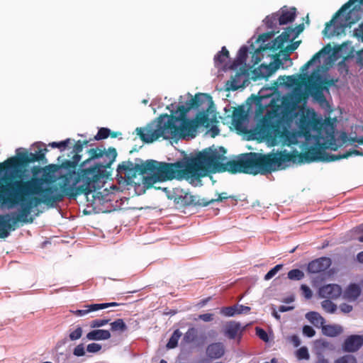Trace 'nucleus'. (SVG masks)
Returning a JSON list of instances; mask_svg holds the SVG:
<instances>
[{
    "label": "nucleus",
    "instance_id": "1",
    "mask_svg": "<svg viewBox=\"0 0 363 363\" xmlns=\"http://www.w3.org/2000/svg\"><path fill=\"white\" fill-rule=\"evenodd\" d=\"M80 160H65L61 164H49L40 168L26 181L6 182L0 186V206L11 208L18 206V211L0 215V238L9 237L18 223H32L29 217L33 208L43 203L53 207L65 197L76 198L88 195L111 175L110 160L106 165L78 167Z\"/></svg>",
    "mask_w": 363,
    "mask_h": 363
},
{
    "label": "nucleus",
    "instance_id": "2",
    "mask_svg": "<svg viewBox=\"0 0 363 363\" xmlns=\"http://www.w3.org/2000/svg\"><path fill=\"white\" fill-rule=\"evenodd\" d=\"M225 172L267 174L272 172V160H228L226 163L220 160H177L174 163L145 160L141 164L124 160L117 168L118 175L128 183L133 182L138 175L143 176V184L147 188L173 179H185L195 186L201 185V177Z\"/></svg>",
    "mask_w": 363,
    "mask_h": 363
},
{
    "label": "nucleus",
    "instance_id": "3",
    "mask_svg": "<svg viewBox=\"0 0 363 363\" xmlns=\"http://www.w3.org/2000/svg\"><path fill=\"white\" fill-rule=\"evenodd\" d=\"M211 106L206 111H199L194 119H184L179 122H160V124H147L145 127L136 128L135 133L145 143H152L160 138L165 140L185 138L187 136H196L199 126L206 128L213 123H217L214 114L212 118L208 117Z\"/></svg>",
    "mask_w": 363,
    "mask_h": 363
},
{
    "label": "nucleus",
    "instance_id": "4",
    "mask_svg": "<svg viewBox=\"0 0 363 363\" xmlns=\"http://www.w3.org/2000/svg\"><path fill=\"white\" fill-rule=\"evenodd\" d=\"M93 139H85L84 140H74L72 138H67L60 142H52L48 143L51 148H57L62 153L57 159H62L65 155L69 159H82L86 155L87 159H116L118 156L115 147H109L106 148L103 145L92 147Z\"/></svg>",
    "mask_w": 363,
    "mask_h": 363
},
{
    "label": "nucleus",
    "instance_id": "5",
    "mask_svg": "<svg viewBox=\"0 0 363 363\" xmlns=\"http://www.w3.org/2000/svg\"><path fill=\"white\" fill-rule=\"evenodd\" d=\"M228 117L231 118V124L238 133L246 134L248 133L249 138L252 140L276 141L284 135L279 123L267 117L261 118L256 127L248 131L245 125L247 115L243 106L233 108L232 115H228Z\"/></svg>",
    "mask_w": 363,
    "mask_h": 363
},
{
    "label": "nucleus",
    "instance_id": "6",
    "mask_svg": "<svg viewBox=\"0 0 363 363\" xmlns=\"http://www.w3.org/2000/svg\"><path fill=\"white\" fill-rule=\"evenodd\" d=\"M357 1L363 6V0H349L335 13L332 19L325 23L323 33L328 36L340 35L345 33L347 28H350L352 24L358 21L362 14L359 6H354L345 16L342 14ZM353 35L363 42V23L354 30Z\"/></svg>",
    "mask_w": 363,
    "mask_h": 363
},
{
    "label": "nucleus",
    "instance_id": "7",
    "mask_svg": "<svg viewBox=\"0 0 363 363\" xmlns=\"http://www.w3.org/2000/svg\"><path fill=\"white\" fill-rule=\"evenodd\" d=\"M335 122L336 118L328 117L323 120L313 109H307L301 116L298 128L301 134L306 138L311 137L312 131L318 136L328 137L334 133Z\"/></svg>",
    "mask_w": 363,
    "mask_h": 363
},
{
    "label": "nucleus",
    "instance_id": "8",
    "mask_svg": "<svg viewBox=\"0 0 363 363\" xmlns=\"http://www.w3.org/2000/svg\"><path fill=\"white\" fill-rule=\"evenodd\" d=\"M211 99V96L207 94H196L194 97L186 101V105H179L177 107V112L179 113V116L162 114L149 124H160V122H179L181 120L186 119L188 118L186 115L191 108H199L205 102H207L208 106H211V107L213 105Z\"/></svg>",
    "mask_w": 363,
    "mask_h": 363
},
{
    "label": "nucleus",
    "instance_id": "9",
    "mask_svg": "<svg viewBox=\"0 0 363 363\" xmlns=\"http://www.w3.org/2000/svg\"><path fill=\"white\" fill-rule=\"evenodd\" d=\"M363 155V151L361 148L353 149L348 151H345L341 155H326V156H308L306 154H300L296 157L291 155H286L284 156L277 157L276 155H262L255 152H250L245 154H240L236 156H233L230 159H347L349 157Z\"/></svg>",
    "mask_w": 363,
    "mask_h": 363
},
{
    "label": "nucleus",
    "instance_id": "10",
    "mask_svg": "<svg viewBox=\"0 0 363 363\" xmlns=\"http://www.w3.org/2000/svg\"><path fill=\"white\" fill-rule=\"evenodd\" d=\"M50 146L38 141L33 143L29 149L18 147L16 150V154L7 159H45V155L50 151Z\"/></svg>",
    "mask_w": 363,
    "mask_h": 363
},
{
    "label": "nucleus",
    "instance_id": "11",
    "mask_svg": "<svg viewBox=\"0 0 363 363\" xmlns=\"http://www.w3.org/2000/svg\"><path fill=\"white\" fill-rule=\"evenodd\" d=\"M225 153L226 150L223 147H216L213 145L201 151L191 152L189 156L184 155L183 159H228Z\"/></svg>",
    "mask_w": 363,
    "mask_h": 363
},
{
    "label": "nucleus",
    "instance_id": "12",
    "mask_svg": "<svg viewBox=\"0 0 363 363\" xmlns=\"http://www.w3.org/2000/svg\"><path fill=\"white\" fill-rule=\"evenodd\" d=\"M318 294L323 298L337 299L342 294V289L337 284H327L320 288Z\"/></svg>",
    "mask_w": 363,
    "mask_h": 363
},
{
    "label": "nucleus",
    "instance_id": "13",
    "mask_svg": "<svg viewBox=\"0 0 363 363\" xmlns=\"http://www.w3.org/2000/svg\"><path fill=\"white\" fill-rule=\"evenodd\" d=\"M331 265V259L328 257H320L311 261L308 265V272L317 274L325 271Z\"/></svg>",
    "mask_w": 363,
    "mask_h": 363
},
{
    "label": "nucleus",
    "instance_id": "14",
    "mask_svg": "<svg viewBox=\"0 0 363 363\" xmlns=\"http://www.w3.org/2000/svg\"><path fill=\"white\" fill-rule=\"evenodd\" d=\"M363 345V337L360 335H352L348 336L343 345L342 350L347 352L357 351Z\"/></svg>",
    "mask_w": 363,
    "mask_h": 363
},
{
    "label": "nucleus",
    "instance_id": "15",
    "mask_svg": "<svg viewBox=\"0 0 363 363\" xmlns=\"http://www.w3.org/2000/svg\"><path fill=\"white\" fill-rule=\"evenodd\" d=\"M245 72H237L235 74L231 77L230 79L225 83L226 90L236 91L240 88L245 86V80H243Z\"/></svg>",
    "mask_w": 363,
    "mask_h": 363
},
{
    "label": "nucleus",
    "instance_id": "16",
    "mask_svg": "<svg viewBox=\"0 0 363 363\" xmlns=\"http://www.w3.org/2000/svg\"><path fill=\"white\" fill-rule=\"evenodd\" d=\"M320 79V75L319 74H313L309 78L308 82L313 89L315 90V97L320 101H325V98L323 94V91H325L324 87H322L321 84L318 83V81Z\"/></svg>",
    "mask_w": 363,
    "mask_h": 363
},
{
    "label": "nucleus",
    "instance_id": "17",
    "mask_svg": "<svg viewBox=\"0 0 363 363\" xmlns=\"http://www.w3.org/2000/svg\"><path fill=\"white\" fill-rule=\"evenodd\" d=\"M245 329L238 322L231 320L227 323L224 328V334L229 339H235L238 333H242Z\"/></svg>",
    "mask_w": 363,
    "mask_h": 363
},
{
    "label": "nucleus",
    "instance_id": "18",
    "mask_svg": "<svg viewBox=\"0 0 363 363\" xmlns=\"http://www.w3.org/2000/svg\"><path fill=\"white\" fill-rule=\"evenodd\" d=\"M225 352V347L223 343L216 342L208 346L206 350L207 355L211 359H218Z\"/></svg>",
    "mask_w": 363,
    "mask_h": 363
},
{
    "label": "nucleus",
    "instance_id": "19",
    "mask_svg": "<svg viewBox=\"0 0 363 363\" xmlns=\"http://www.w3.org/2000/svg\"><path fill=\"white\" fill-rule=\"evenodd\" d=\"M111 333L107 330H93L86 334V339L89 340H106L111 337Z\"/></svg>",
    "mask_w": 363,
    "mask_h": 363
},
{
    "label": "nucleus",
    "instance_id": "20",
    "mask_svg": "<svg viewBox=\"0 0 363 363\" xmlns=\"http://www.w3.org/2000/svg\"><path fill=\"white\" fill-rule=\"evenodd\" d=\"M214 200H206L205 199H201L199 196L196 195L186 194L184 196V201L187 205H194L199 206H207L211 203H213Z\"/></svg>",
    "mask_w": 363,
    "mask_h": 363
},
{
    "label": "nucleus",
    "instance_id": "21",
    "mask_svg": "<svg viewBox=\"0 0 363 363\" xmlns=\"http://www.w3.org/2000/svg\"><path fill=\"white\" fill-rule=\"evenodd\" d=\"M361 290L357 284H352L344 292L343 296L348 301H355L360 295Z\"/></svg>",
    "mask_w": 363,
    "mask_h": 363
},
{
    "label": "nucleus",
    "instance_id": "22",
    "mask_svg": "<svg viewBox=\"0 0 363 363\" xmlns=\"http://www.w3.org/2000/svg\"><path fill=\"white\" fill-rule=\"evenodd\" d=\"M296 18V9L293 8L291 10H283L281 14L279 15V24L285 25L291 23Z\"/></svg>",
    "mask_w": 363,
    "mask_h": 363
},
{
    "label": "nucleus",
    "instance_id": "23",
    "mask_svg": "<svg viewBox=\"0 0 363 363\" xmlns=\"http://www.w3.org/2000/svg\"><path fill=\"white\" fill-rule=\"evenodd\" d=\"M306 319L317 328H323L325 325V319L317 312L311 311L306 314Z\"/></svg>",
    "mask_w": 363,
    "mask_h": 363
},
{
    "label": "nucleus",
    "instance_id": "24",
    "mask_svg": "<svg viewBox=\"0 0 363 363\" xmlns=\"http://www.w3.org/2000/svg\"><path fill=\"white\" fill-rule=\"evenodd\" d=\"M342 331V327L340 325H324L322 328L323 335L328 337H336Z\"/></svg>",
    "mask_w": 363,
    "mask_h": 363
},
{
    "label": "nucleus",
    "instance_id": "25",
    "mask_svg": "<svg viewBox=\"0 0 363 363\" xmlns=\"http://www.w3.org/2000/svg\"><path fill=\"white\" fill-rule=\"evenodd\" d=\"M229 57V52L225 47H223L221 50L218 52L214 57V63L216 67H220L225 62Z\"/></svg>",
    "mask_w": 363,
    "mask_h": 363
},
{
    "label": "nucleus",
    "instance_id": "26",
    "mask_svg": "<svg viewBox=\"0 0 363 363\" xmlns=\"http://www.w3.org/2000/svg\"><path fill=\"white\" fill-rule=\"evenodd\" d=\"M198 335V330L194 327H191L185 333L182 340L187 344L194 342L197 340Z\"/></svg>",
    "mask_w": 363,
    "mask_h": 363
},
{
    "label": "nucleus",
    "instance_id": "27",
    "mask_svg": "<svg viewBox=\"0 0 363 363\" xmlns=\"http://www.w3.org/2000/svg\"><path fill=\"white\" fill-rule=\"evenodd\" d=\"M284 40L278 36L274 40L267 43L264 48V50L269 49L273 51H276L279 49L281 50L284 48Z\"/></svg>",
    "mask_w": 363,
    "mask_h": 363
},
{
    "label": "nucleus",
    "instance_id": "28",
    "mask_svg": "<svg viewBox=\"0 0 363 363\" xmlns=\"http://www.w3.org/2000/svg\"><path fill=\"white\" fill-rule=\"evenodd\" d=\"M111 330L113 332L123 333L128 329V326L125 323L123 319L118 318L111 324Z\"/></svg>",
    "mask_w": 363,
    "mask_h": 363
},
{
    "label": "nucleus",
    "instance_id": "29",
    "mask_svg": "<svg viewBox=\"0 0 363 363\" xmlns=\"http://www.w3.org/2000/svg\"><path fill=\"white\" fill-rule=\"evenodd\" d=\"M182 335V333L179 329L175 330L167 344V347L168 349H173L176 347Z\"/></svg>",
    "mask_w": 363,
    "mask_h": 363
},
{
    "label": "nucleus",
    "instance_id": "30",
    "mask_svg": "<svg viewBox=\"0 0 363 363\" xmlns=\"http://www.w3.org/2000/svg\"><path fill=\"white\" fill-rule=\"evenodd\" d=\"M282 61L279 59V55H276L274 56V60L272 62H270L269 65H267V69H269L268 74L272 75L279 67L282 65ZM264 69H267V67Z\"/></svg>",
    "mask_w": 363,
    "mask_h": 363
},
{
    "label": "nucleus",
    "instance_id": "31",
    "mask_svg": "<svg viewBox=\"0 0 363 363\" xmlns=\"http://www.w3.org/2000/svg\"><path fill=\"white\" fill-rule=\"evenodd\" d=\"M299 43H300V41L294 42V43L287 45L284 50V52H286L284 55V60L286 61H289L290 62V65L292 64V61L289 57V53H291V52H294L295 50H296Z\"/></svg>",
    "mask_w": 363,
    "mask_h": 363
},
{
    "label": "nucleus",
    "instance_id": "32",
    "mask_svg": "<svg viewBox=\"0 0 363 363\" xmlns=\"http://www.w3.org/2000/svg\"><path fill=\"white\" fill-rule=\"evenodd\" d=\"M111 134V130L108 128H99L96 135L92 138L94 140H102L108 138Z\"/></svg>",
    "mask_w": 363,
    "mask_h": 363
},
{
    "label": "nucleus",
    "instance_id": "33",
    "mask_svg": "<svg viewBox=\"0 0 363 363\" xmlns=\"http://www.w3.org/2000/svg\"><path fill=\"white\" fill-rule=\"evenodd\" d=\"M96 305H97V303L86 305L84 306V308L77 310L74 313L77 316H84L90 312L99 311L98 308H94L96 306Z\"/></svg>",
    "mask_w": 363,
    "mask_h": 363
},
{
    "label": "nucleus",
    "instance_id": "34",
    "mask_svg": "<svg viewBox=\"0 0 363 363\" xmlns=\"http://www.w3.org/2000/svg\"><path fill=\"white\" fill-rule=\"evenodd\" d=\"M321 306L325 312L329 313H334L337 310V306L329 299L323 301Z\"/></svg>",
    "mask_w": 363,
    "mask_h": 363
},
{
    "label": "nucleus",
    "instance_id": "35",
    "mask_svg": "<svg viewBox=\"0 0 363 363\" xmlns=\"http://www.w3.org/2000/svg\"><path fill=\"white\" fill-rule=\"evenodd\" d=\"M69 332V340L72 341H75L81 338L83 333V330L82 327L78 325L74 329H70Z\"/></svg>",
    "mask_w": 363,
    "mask_h": 363
},
{
    "label": "nucleus",
    "instance_id": "36",
    "mask_svg": "<svg viewBox=\"0 0 363 363\" xmlns=\"http://www.w3.org/2000/svg\"><path fill=\"white\" fill-rule=\"evenodd\" d=\"M330 50V45L323 48L320 50L316 52L310 60L308 61V65H311L317 60H319L323 54H328Z\"/></svg>",
    "mask_w": 363,
    "mask_h": 363
},
{
    "label": "nucleus",
    "instance_id": "37",
    "mask_svg": "<svg viewBox=\"0 0 363 363\" xmlns=\"http://www.w3.org/2000/svg\"><path fill=\"white\" fill-rule=\"evenodd\" d=\"M265 67L267 68V65L262 64L255 70V73L257 77L267 79L271 76V74H268L269 72V69H264Z\"/></svg>",
    "mask_w": 363,
    "mask_h": 363
},
{
    "label": "nucleus",
    "instance_id": "38",
    "mask_svg": "<svg viewBox=\"0 0 363 363\" xmlns=\"http://www.w3.org/2000/svg\"><path fill=\"white\" fill-rule=\"evenodd\" d=\"M279 22V14L273 13L271 16H267L265 18V24L268 28H273L277 26Z\"/></svg>",
    "mask_w": 363,
    "mask_h": 363
},
{
    "label": "nucleus",
    "instance_id": "39",
    "mask_svg": "<svg viewBox=\"0 0 363 363\" xmlns=\"http://www.w3.org/2000/svg\"><path fill=\"white\" fill-rule=\"evenodd\" d=\"M236 306H232L228 307H223L220 310V313L225 317H233L237 314Z\"/></svg>",
    "mask_w": 363,
    "mask_h": 363
},
{
    "label": "nucleus",
    "instance_id": "40",
    "mask_svg": "<svg viewBox=\"0 0 363 363\" xmlns=\"http://www.w3.org/2000/svg\"><path fill=\"white\" fill-rule=\"evenodd\" d=\"M304 277V273L298 269H294L288 272V278L291 280H301Z\"/></svg>",
    "mask_w": 363,
    "mask_h": 363
},
{
    "label": "nucleus",
    "instance_id": "41",
    "mask_svg": "<svg viewBox=\"0 0 363 363\" xmlns=\"http://www.w3.org/2000/svg\"><path fill=\"white\" fill-rule=\"evenodd\" d=\"M283 267L282 264H277L275 267H274L272 269H271L264 276V280L268 281L273 278L276 274Z\"/></svg>",
    "mask_w": 363,
    "mask_h": 363
},
{
    "label": "nucleus",
    "instance_id": "42",
    "mask_svg": "<svg viewBox=\"0 0 363 363\" xmlns=\"http://www.w3.org/2000/svg\"><path fill=\"white\" fill-rule=\"evenodd\" d=\"M296 357L298 359H308L310 357L307 347H302L296 351Z\"/></svg>",
    "mask_w": 363,
    "mask_h": 363
},
{
    "label": "nucleus",
    "instance_id": "43",
    "mask_svg": "<svg viewBox=\"0 0 363 363\" xmlns=\"http://www.w3.org/2000/svg\"><path fill=\"white\" fill-rule=\"evenodd\" d=\"M109 322V319H95L91 321L90 327L91 328H99L106 325Z\"/></svg>",
    "mask_w": 363,
    "mask_h": 363
},
{
    "label": "nucleus",
    "instance_id": "44",
    "mask_svg": "<svg viewBox=\"0 0 363 363\" xmlns=\"http://www.w3.org/2000/svg\"><path fill=\"white\" fill-rule=\"evenodd\" d=\"M247 48L246 46H242L240 48L238 51V60L239 63L242 64L244 62L247 57Z\"/></svg>",
    "mask_w": 363,
    "mask_h": 363
},
{
    "label": "nucleus",
    "instance_id": "45",
    "mask_svg": "<svg viewBox=\"0 0 363 363\" xmlns=\"http://www.w3.org/2000/svg\"><path fill=\"white\" fill-rule=\"evenodd\" d=\"M335 363H357V360L354 356L346 354L337 359Z\"/></svg>",
    "mask_w": 363,
    "mask_h": 363
},
{
    "label": "nucleus",
    "instance_id": "46",
    "mask_svg": "<svg viewBox=\"0 0 363 363\" xmlns=\"http://www.w3.org/2000/svg\"><path fill=\"white\" fill-rule=\"evenodd\" d=\"M336 82H337V79H322V78L320 77V79L318 81V83L319 84H321V86L324 87L325 90H328V87L334 85Z\"/></svg>",
    "mask_w": 363,
    "mask_h": 363
},
{
    "label": "nucleus",
    "instance_id": "47",
    "mask_svg": "<svg viewBox=\"0 0 363 363\" xmlns=\"http://www.w3.org/2000/svg\"><path fill=\"white\" fill-rule=\"evenodd\" d=\"M101 350V345L99 343H90L86 347V351L89 353H96Z\"/></svg>",
    "mask_w": 363,
    "mask_h": 363
},
{
    "label": "nucleus",
    "instance_id": "48",
    "mask_svg": "<svg viewBox=\"0 0 363 363\" xmlns=\"http://www.w3.org/2000/svg\"><path fill=\"white\" fill-rule=\"evenodd\" d=\"M73 354L77 357L84 356L85 354V348L84 344L82 343L77 345L73 350Z\"/></svg>",
    "mask_w": 363,
    "mask_h": 363
},
{
    "label": "nucleus",
    "instance_id": "49",
    "mask_svg": "<svg viewBox=\"0 0 363 363\" xmlns=\"http://www.w3.org/2000/svg\"><path fill=\"white\" fill-rule=\"evenodd\" d=\"M301 290L302 291L303 296L306 299H310L312 297L313 292H312L311 289L308 286H306L305 284H302L301 286Z\"/></svg>",
    "mask_w": 363,
    "mask_h": 363
},
{
    "label": "nucleus",
    "instance_id": "50",
    "mask_svg": "<svg viewBox=\"0 0 363 363\" xmlns=\"http://www.w3.org/2000/svg\"><path fill=\"white\" fill-rule=\"evenodd\" d=\"M256 334L263 341L268 342V335L264 330L259 328H256Z\"/></svg>",
    "mask_w": 363,
    "mask_h": 363
},
{
    "label": "nucleus",
    "instance_id": "51",
    "mask_svg": "<svg viewBox=\"0 0 363 363\" xmlns=\"http://www.w3.org/2000/svg\"><path fill=\"white\" fill-rule=\"evenodd\" d=\"M303 333L304 335L308 337H312L315 335V330L311 326L305 325L303 328Z\"/></svg>",
    "mask_w": 363,
    "mask_h": 363
},
{
    "label": "nucleus",
    "instance_id": "52",
    "mask_svg": "<svg viewBox=\"0 0 363 363\" xmlns=\"http://www.w3.org/2000/svg\"><path fill=\"white\" fill-rule=\"evenodd\" d=\"M118 303L116 302H111V303H97L95 306V308H98V310L105 309L111 306H118Z\"/></svg>",
    "mask_w": 363,
    "mask_h": 363
},
{
    "label": "nucleus",
    "instance_id": "53",
    "mask_svg": "<svg viewBox=\"0 0 363 363\" xmlns=\"http://www.w3.org/2000/svg\"><path fill=\"white\" fill-rule=\"evenodd\" d=\"M199 319L204 322H211L213 320V314L212 313H203L199 315Z\"/></svg>",
    "mask_w": 363,
    "mask_h": 363
},
{
    "label": "nucleus",
    "instance_id": "54",
    "mask_svg": "<svg viewBox=\"0 0 363 363\" xmlns=\"http://www.w3.org/2000/svg\"><path fill=\"white\" fill-rule=\"evenodd\" d=\"M287 79L288 81H289L291 84H294L295 82H296V79H295V77L294 76H280L279 78H278V80L279 81V83L281 84H285L286 82H285V79Z\"/></svg>",
    "mask_w": 363,
    "mask_h": 363
},
{
    "label": "nucleus",
    "instance_id": "55",
    "mask_svg": "<svg viewBox=\"0 0 363 363\" xmlns=\"http://www.w3.org/2000/svg\"><path fill=\"white\" fill-rule=\"evenodd\" d=\"M237 314H241V313H247L250 311V308L248 306H242V305H235Z\"/></svg>",
    "mask_w": 363,
    "mask_h": 363
},
{
    "label": "nucleus",
    "instance_id": "56",
    "mask_svg": "<svg viewBox=\"0 0 363 363\" xmlns=\"http://www.w3.org/2000/svg\"><path fill=\"white\" fill-rule=\"evenodd\" d=\"M356 62L361 67H363V49L357 52Z\"/></svg>",
    "mask_w": 363,
    "mask_h": 363
},
{
    "label": "nucleus",
    "instance_id": "57",
    "mask_svg": "<svg viewBox=\"0 0 363 363\" xmlns=\"http://www.w3.org/2000/svg\"><path fill=\"white\" fill-rule=\"evenodd\" d=\"M340 309L344 313H349L352 311V306L347 303H342L340 306Z\"/></svg>",
    "mask_w": 363,
    "mask_h": 363
},
{
    "label": "nucleus",
    "instance_id": "58",
    "mask_svg": "<svg viewBox=\"0 0 363 363\" xmlns=\"http://www.w3.org/2000/svg\"><path fill=\"white\" fill-rule=\"evenodd\" d=\"M295 31L294 28H292L291 27L287 28L282 33L281 35L286 38L287 41L289 40L291 35L293 32Z\"/></svg>",
    "mask_w": 363,
    "mask_h": 363
},
{
    "label": "nucleus",
    "instance_id": "59",
    "mask_svg": "<svg viewBox=\"0 0 363 363\" xmlns=\"http://www.w3.org/2000/svg\"><path fill=\"white\" fill-rule=\"evenodd\" d=\"M228 198H230V196H228L227 193L223 192L218 194V197L217 199H212L211 200H214L213 203H215L217 201H223V200L227 199Z\"/></svg>",
    "mask_w": 363,
    "mask_h": 363
},
{
    "label": "nucleus",
    "instance_id": "60",
    "mask_svg": "<svg viewBox=\"0 0 363 363\" xmlns=\"http://www.w3.org/2000/svg\"><path fill=\"white\" fill-rule=\"evenodd\" d=\"M291 342L293 343L294 347H298L301 344L300 339L297 335H292L291 337Z\"/></svg>",
    "mask_w": 363,
    "mask_h": 363
},
{
    "label": "nucleus",
    "instance_id": "61",
    "mask_svg": "<svg viewBox=\"0 0 363 363\" xmlns=\"http://www.w3.org/2000/svg\"><path fill=\"white\" fill-rule=\"evenodd\" d=\"M350 141L352 143H357L360 145H363V136L357 137V136H350Z\"/></svg>",
    "mask_w": 363,
    "mask_h": 363
},
{
    "label": "nucleus",
    "instance_id": "62",
    "mask_svg": "<svg viewBox=\"0 0 363 363\" xmlns=\"http://www.w3.org/2000/svg\"><path fill=\"white\" fill-rule=\"evenodd\" d=\"M294 308V306H280L279 308V311L284 313V312L291 311Z\"/></svg>",
    "mask_w": 363,
    "mask_h": 363
},
{
    "label": "nucleus",
    "instance_id": "63",
    "mask_svg": "<svg viewBox=\"0 0 363 363\" xmlns=\"http://www.w3.org/2000/svg\"><path fill=\"white\" fill-rule=\"evenodd\" d=\"M294 301V296H289L288 297H286L284 300H283V302L285 303H291L292 302Z\"/></svg>",
    "mask_w": 363,
    "mask_h": 363
},
{
    "label": "nucleus",
    "instance_id": "64",
    "mask_svg": "<svg viewBox=\"0 0 363 363\" xmlns=\"http://www.w3.org/2000/svg\"><path fill=\"white\" fill-rule=\"evenodd\" d=\"M315 363H329L328 361L324 358L323 355H318V360Z\"/></svg>",
    "mask_w": 363,
    "mask_h": 363
}]
</instances>
